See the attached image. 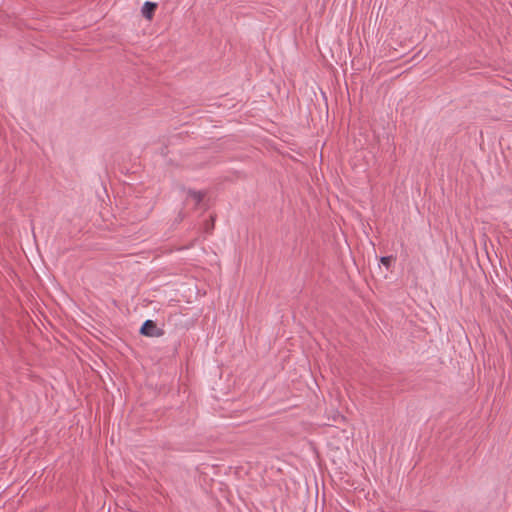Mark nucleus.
Returning <instances> with one entry per match:
<instances>
[{
  "instance_id": "1",
  "label": "nucleus",
  "mask_w": 512,
  "mask_h": 512,
  "mask_svg": "<svg viewBox=\"0 0 512 512\" xmlns=\"http://www.w3.org/2000/svg\"><path fill=\"white\" fill-rule=\"evenodd\" d=\"M156 9H157V3L146 1L143 4L142 10H141L142 15L146 19L151 20L153 18V15H154Z\"/></svg>"
},
{
  "instance_id": "2",
  "label": "nucleus",
  "mask_w": 512,
  "mask_h": 512,
  "mask_svg": "<svg viewBox=\"0 0 512 512\" xmlns=\"http://www.w3.org/2000/svg\"><path fill=\"white\" fill-rule=\"evenodd\" d=\"M156 325L152 320H146L142 325L140 332L145 336H155Z\"/></svg>"
},
{
  "instance_id": "3",
  "label": "nucleus",
  "mask_w": 512,
  "mask_h": 512,
  "mask_svg": "<svg viewBox=\"0 0 512 512\" xmlns=\"http://www.w3.org/2000/svg\"><path fill=\"white\" fill-rule=\"evenodd\" d=\"M191 195L196 200V202H200L202 200V195L199 192H193Z\"/></svg>"
},
{
  "instance_id": "4",
  "label": "nucleus",
  "mask_w": 512,
  "mask_h": 512,
  "mask_svg": "<svg viewBox=\"0 0 512 512\" xmlns=\"http://www.w3.org/2000/svg\"><path fill=\"white\" fill-rule=\"evenodd\" d=\"M390 261H391V258H390V257H382V258H381V262H382V264H384V265H385V266H387V267L389 266Z\"/></svg>"
}]
</instances>
